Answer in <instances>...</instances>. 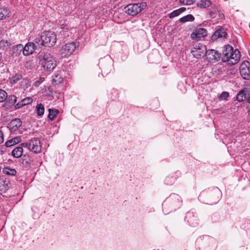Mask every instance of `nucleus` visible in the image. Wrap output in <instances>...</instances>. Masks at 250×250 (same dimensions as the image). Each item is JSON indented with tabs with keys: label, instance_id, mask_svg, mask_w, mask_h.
I'll list each match as a JSON object with an SVG mask.
<instances>
[{
	"label": "nucleus",
	"instance_id": "nucleus-34",
	"mask_svg": "<svg viewBox=\"0 0 250 250\" xmlns=\"http://www.w3.org/2000/svg\"><path fill=\"white\" fill-rule=\"evenodd\" d=\"M165 183L167 185H171L173 182V179L170 177H167L165 179Z\"/></svg>",
	"mask_w": 250,
	"mask_h": 250
},
{
	"label": "nucleus",
	"instance_id": "nucleus-18",
	"mask_svg": "<svg viewBox=\"0 0 250 250\" xmlns=\"http://www.w3.org/2000/svg\"><path fill=\"white\" fill-rule=\"evenodd\" d=\"M33 44V46L36 49H39L42 46H44V44L42 42V40L41 39V36L39 38H36L32 42H31Z\"/></svg>",
	"mask_w": 250,
	"mask_h": 250
},
{
	"label": "nucleus",
	"instance_id": "nucleus-38",
	"mask_svg": "<svg viewBox=\"0 0 250 250\" xmlns=\"http://www.w3.org/2000/svg\"><path fill=\"white\" fill-rule=\"evenodd\" d=\"M213 12H210V16L212 17L213 16Z\"/></svg>",
	"mask_w": 250,
	"mask_h": 250
},
{
	"label": "nucleus",
	"instance_id": "nucleus-17",
	"mask_svg": "<svg viewBox=\"0 0 250 250\" xmlns=\"http://www.w3.org/2000/svg\"><path fill=\"white\" fill-rule=\"evenodd\" d=\"M10 13V10L7 7H0V20H2L9 17Z\"/></svg>",
	"mask_w": 250,
	"mask_h": 250
},
{
	"label": "nucleus",
	"instance_id": "nucleus-9",
	"mask_svg": "<svg viewBox=\"0 0 250 250\" xmlns=\"http://www.w3.org/2000/svg\"><path fill=\"white\" fill-rule=\"evenodd\" d=\"M206 55L207 60L210 62H217L221 57V54L217 51L214 49L207 50Z\"/></svg>",
	"mask_w": 250,
	"mask_h": 250
},
{
	"label": "nucleus",
	"instance_id": "nucleus-1",
	"mask_svg": "<svg viewBox=\"0 0 250 250\" xmlns=\"http://www.w3.org/2000/svg\"><path fill=\"white\" fill-rule=\"evenodd\" d=\"M240 59V52L238 49L233 50L231 46L226 45L223 53V62H227L230 65H234L239 61Z\"/></svg>",
	"mask_w": 250,
	"mask_h": 250
},
{
	"label": "nucleus",
	"instance_id": "nucleus-14",
	"mask_svg": "<svg viewBox=\"0 0 250 250\" xmlns=\"http://www.w3.org/2000/svg\"><path fill=\"white\" fill-rule=\"evenodd\" d=\"M33 100L30 97H27L21 99L20 101H19L17 104H16L15 105V108L16 109H19L21 107L25 106L26 105L30 104L32 103Z\"/></svg>",
	"mask_w": 250,
	"mask_h": 250
},
{
	"label": "nucleus",
	"instance_id": "nucleus-6",
	"mask_svg": "<svg viewBox=\"0 0 250 250\" xmlns=\"http://www.w3.org/2000/svg\"><path fill=\"white\" fill-rule=\"evenodd\" d=\"M240 73L244 79L250 80V62L248 61L242 62L239 67Z\"/></svg>",
	"mask_w": 250,
	"mask_h": 250
},
{
	"label": "nucleus",
	"instance_id": "nucleus-12",
	"mask_svg": "<svg viewBox=\"0 0 250 250\" xmlns=\"http://www.w3.org/2000/svg\"><path fill=\"white\" fill-rule=\"evenodd\" d=\"M21 125V121L19 118L12 120L8 125V128L11 132H14L18 130Z\"/></svg>",
	"mask_w": 250,
	"mask_h": 250
},
{
	"label": "nucleus",
	"instance_id": "nucleus-32",
	"mask_svg": "<svg viewBox=\"0 0 250 250\" xmlns=\"http://www.w3.org/2000/svg\"><path fill=\"white\" fill-rule=\"evenodd\" d=\"M229 96V93L228 92H223L219 98L221 100H226Z\"/></svg>",
	"mask_w": 250,
	"mask_h": 250
},
{
	"label": "nucleus",
	"instance_id": "nucleus-36",
	"mask_svg": "<svg viewBox=\"0 0 250 250\" xmlns=\"http://www.w3.org/2000/svg\"><path fill=\"white\" fill-rule=\"evenodd\" d=\"M4 141L3 135L2 131L0 130V144L2 143Z\"/></svg>",
	"mask_w": 250,
	"mask_h": 250
},
{
	"label": "nucleus",
	"instance_id": "nucleus-33",
	"mask_svg": "<svg viewBox=\"0 0 250 250\" xmlns=\"http://www.w3.org/2000/svg\"><path fill=\"white\" fill-rule=\"evenodd\" d=\"M44 80V77H41L39 80H37L35 82L34 85L35 86H39L41 83H42Z\"/></svg>",
	"mask_w": 250,
	"mask_h": 250
},
{
	"label": "nucleus",
	"instance_id": "nucleus-26",
	"mask_svg": "<svg viewBox=\"0 0 250 250\" xmlns=\"http://www.w3.org/2000/svg\"><path fill=\"white\" fill-rule=\"evenodd\" d=\"M210 4L211 2L209 0H201L197 5L200 8H206L209 7Z\"/></svg>",
	"mask_w": 250,
	"mask_h": 250
},
{
	"label": "nucleus",
	"instance_id": "nucleus-5",
	"mask_svg": "<svg viewBox=\"0 0 250 250\" xmlns=\"http://www.w3.org/2000/svg\"><path fill=\"white\" fill-rule=\"evenodd\" d=\"M146 6L143 3H131L125 7V12L129 15L134 16L140 13Z\"/></svg>",
	"mask_w": 250,
	"mask_h": 250
},
{
	"label": "nucleus",
	"instance_id": "nucleus-37",
	"mask_svg": "<svg viewBox=\"0 0 250 250\" xmlns=\"http://www.w3.org/2000/svg\"><path fill=\"white\" fill-rule=\"evenodd\" d=\"M196 224H197V223H195V224H194V223H193V224H190V225L191 226H193V227H195V226H196Z\"/></svg>",
	"mask_w": 250,
	"mask_h": 250
},
{
	"label": "nucleus",
	"instance_id": "nucleus-11",
	"mask_svg": "<svg viewBox=\"0 0 250 250\" xmlns=\"http://www.w3.org/2000/svg\"><path fill=\"white\" fill-rule=\"evenodd\" d=\"M207 30L203 28H200L194 31L191 34V38L193 40H199L207 36Z\"/></svg>",
	"mask_w": 250,
	"mask_h": 250
},
{
	"label": "nucleus",
	"instance_id": "nucleus-16",
	"mask_svg": "<svg viewBox=\"0 0 250 250\" xmlns=\"http://www.w3.org/2000/svg\"><path fill=\"white\" fill-rule=\"evenodd\" d=\"M24 147L22 146H19L15 148L12 151V155L15 158H19L21 157L22 155L25 156V154H23V148Z\"/></svg>",
	"mask_w": 250,
	"mask_h": 250
},
{
	"label": "nucleus",
	"instance_id": "nucleus-19",
	"mask_svg": "<svg viewBox=\"0 0 250 250\" xmlns=\"http://www.w3.org/2000/svg\"><path fill=\"white\" fill-rule=\"evenodd\" d=\"M71 33L69 30L67 26L65 25L62 27V30L60 31V35L59 36H61V38H65L69 37Z\"/></svg>",
	"mask_w": 250,
	"mask_h": 250
},
{
	"label": "nucleus",
	"instance_id": "nucleus-25",
	"mask_svg": "<svg viewBox=\"0 0 250 250\" xmlns=\"http://www.w3.org/2000/svg\"><path fill=\"white\" fill-rule=\"evenodd\" d=\"M36 110L37 115L42 116L44 114V107L42 104H39L36 106Z\"/></svg>",
	"mask_w": 250,
	"mask_h": 250
},
{
	"label": "nucleus",
	"instance_id": "nucleus-29",
	"mask_svg": "<svg viewBox=\"0 0 250 250\" xmlns=\"http://www.w3.org/2000/svg\"><path fill=\"white\" fill-rule=\"evenodd\" d=\"M7 98V93L2 89H0V103L4 102Z\"/></svg>",
	"mask_w": 250,
	"mask_h": 250
},
{
	"label": "nucleus",
	"instance_id": "nucleus-3",
	"mask_svg": "<svg viewBox=\"0 0 250 250\" xmlns=\"http://www.w3.org/2000/svg\"><path fill=\"white\" fill-rule=\"evenodd\" d=\"M41 36L42 42H43L45 46L52 47L54 46L56 42V35L52 31H45L41 34Z\"/></svg>",
	"mask_w": 250,
	"mask_h": 250
},
{
	"label": "nucleus",
	"instance_id": "nucleus-10",
	"mask_svg": "<svg viewBox=\"0 0 250 250\" xmlns=\"http://www.w3.org/2000/svg\"><path fill=\"white\" fill-rule=\"evenodd\" d=\"M17 47L19 49H22V53L24 56L32 54L36 50L30 42L27 43L23 48L22 44H19Z\"/></svg>",
	"mask_w": 250,
	"mask_h": 250
},
{
	"label": "nucleus",
	"instance_id": "nucleus-22",
	"mask_svg": "<svg viewBox=\"0 0 250 250\" xmlns=\"http://www.w3.org/2000/svg\"><path fill=\"white\" fill-rule=\"evenodd\" d=\"M2 172L3 173L10 176H15L16 173V170L14 168H10L9 167H4L3 168Z\"/></svg>",
	"mask_w": 250,
	"mask_h": 250
},
{
	"label": "nucleus",
	"instance_id": "nucleus-15",
	"mask_svg": "<svg viewBox=\"0 0 250 250\" xmlns=\"http://www.w3.org/2000/svg\"><path fill=\"white\" fill-rule=\"evenodd\" d=\"M248 96V88H244L238 92L236 96V100L239 102H243L244 100H246Z\"/></svg>",
	"mask_w": 250,
	"mask_h": 250
},
{
	"label": "nucleus",
	"instance_id": "nucleus-20",
	"mask_svg": "<svg viewBox=\"0 0 250 250\" xmlns=\"http://www.w3.org/2000/svg\"><path fill=\"white\" fill-rule=\"evenodd\" d=\"M186 10L185 7H181L175 10H174L173 12L170 13L169 14V18H173L175 17L179 16L180 14L184 12Z\"/></svg>",
	"mask_w": 250,
	"mask_h": 250
},
{
	"label": "nucleus",
	"instance_id": "nucleus-23",
	"mask_svg": "<svg viewBox=\"0 0 250 250\" xmlns=\"http://www.w3.org/2000/svg\"><path fill=\"white\" fill-rule=\"evenodd\" d=\"M63 81V78L60 75L59 73L56 72L53 77V82L55 84L61 83Z\"/></svg>",
	"mask_w": 250,
	"mask_h": 250
},
{
	"label": "nucleus",
	"instance_id": "nucleus-24",
	"mask_svg": "<svg viewBox=\"0 0 250 250\" xmlns=\"http://www.w3.org/2000/svg\"><path fill=\"white\" fill-rule=\"evenodd\" d=\"M194 20V17L191 14L183 17L179 19V21L182 23H185L187 21H192Z\"/></svg>",
	"mask_w": 250,
	"mask_h": 250
},
{
	"label": "nucleus",
	"instance_id": "nucleus-28",
	"mask_svg": "<svg viewBox=\"0 0 250 250\" xmlns=\"http://www.w3.org/2000/svg\"><path fill=\"white\" fill-rule=\"evenodd\" d=\"M6 100L7 102L11 105H15L17 100V98L16 96L14 95H11L9 96L7 95V98Z\"/></svg>",
	"mask_w": 250,
	"mask_h": 250
},
{
	"label": "nucleus",
	"instance_id": "nucleus-4",
	"mask_svg": "<svg viewBox=\"0 0 250 250\" xmlns=\"http://www.w3.org/2000/svg\"><path fill=\"white\" fill-rule=\"evenodd\" d=\"M21 145L36 154L41 152L42 150L40 140L38 138H32L29 142L23 143Z\"/></svg>",
	"mask_w": 250,
	"mask_h": 250
},
{
	"label": "nucleus",
	"instance_id": "nucleus-27",
	"mask_svg": "<svg viewBox=\"0 0 250 250\" xmlns=\"http://www.w3.org/2000/svg\"><path fill=\"white\" fill-rule=\"evenodd\" d=\"M20 139L19 138H14L6 142L5 145L7 147H10L18 143Z\"/></svg>",
	"mask_w": 250,
	"mask_h": 250
},
{
	"label": "nucleus",
	"instance_id": "nucleus-21",
	"mask_svg": "<svg viewBox=\"0 0 250 250\" xmlns=\"http://www.w3.org/2000/svg\"><path fill=\"white\" fill-rule=\"evenodd\" d=\"M48 112L49 114L48 117L51 121H53L59 113V111L58 109L51 108L48 109Z\"/></svg>",
	"mask_w": 250,
	"mask_h": 250
},
{
	"label": "nucleus",
	"instance_id": "nucleus-39",
	"mask_svg": "<svg viewBox=\"0 0 250 250\" xmlns=\"http://www.w3.org/2000/svg\"><path fill=\"white\" fill-rule=\"evenodd\" d=\"M2 182H3L4 184L7 185V184L5 183V182H6L5 180V181H3Z\"/></svg>",
	"mask_w": 250,
	"mask_h": 250
},
{
	"label": "nucleus",
	"instance_id": "nucleus-30",
	"mask_svg": "<svg viewBox=\"0 0 250 250\" xmlns=\"http://www.w3.org/2000/svg\"><path fill=\"white\" fill-rule=\"evenodd\" d=\"M195 0H180V2L183 5H190L194 3Z\"/></svg>",
	"mask_w": 250,
	"mask_h": 250
},
{
	"label": "nucleus",
	"instance_id": "nucleus-7",
	"mask_svg": "<svg viewBox=\"0 0 250 250\" xmlns=\"http://www.w3.org/2000/svg\"><path fill=\"white\" fill-rule=\"evenodd\" d=\"M206 51L207 48L206 46L202 44L198 43L195 45L191 52L195 58H200L204 56Z\"/></svg>",
	"mask_w": 250,
	"mask_h": 250
},
{
	"label": "nucleus",
	"instance_id": "nucleus-8",
	"mask_svg": "<svg viewBox=\"0 0 250 250\" xmlns=\"http://www.w3.org/2000/svg\"><path fill=\"white\" fill-rule=\"evenodd\" d=\"M76 48V43L74 42L68 43L63 45L61 51L62 56H69L73 53Z\"/></svg>",
	"mask_w": 250,
	"mask_h": 250
},
{
	"label": "nucleus",
	"instance_id": "nucleus-2",
	"mask_svg": "<svg viewBox=\"0 0 250 250\" xmlns=\"http://www.w3.org/2000/svg\"><path fill=\"white\" fill-rule=\"evenodd\" d=\"M39 63L44 70L51 71L56 66L55 58L49 53L41 52L38 56Z\"/></svg>",
	"mask_w": 250,
	"mask_h": 250
},
{
	"label": "nucleus",
	"instance_id": "nucleus-31",
	"mask_svg": "<svg viewBox=\"0 0 250 250\" xmlns=\"http://www.w3.org/2000/svg\"><path fill=\"white\" fill-rule=\"evenodd\" d=\"M21 75H16L12 77L11 80L13 81V83H16L21 79Z\"/></svg>",
	"mask_w": 250,
	"mask_h": 250
},
{
	"label": "nucleus",
	"instance_id": "nucleus-13",
	"mask_svg": "<svg viewBox=\"0 0 250 250\" xmlns=\"http://www.w3.org/2000/svg\"><path fill=\"white\" fill-rule=\"evenodd\" d=\"M227 33L223 28H220L217 29L211 37L212 40H216L219 38H225L227 36Z\"/></svg>",
	"mask_w": 250,
	"mask_h": 250
},
{
	"label": "nucleus",
	"instance_id": "nucleus-35",
	"mask_svg": "<svg viewBox=\"0 0 250 250\" xmlns=\"http://www.w3.org/2000/svg\"><path fill=\"white\" fill-rule=\"evenodd\" d=\"M248 94L249 96H247L246 101L248 103H250V88H248Z\"/></svg>",
	"mask_w": 250,
	"mask_h": 250
}]
</instances>
